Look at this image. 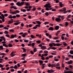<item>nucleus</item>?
Instances as JSON below:
<instances>
[{"label": "nucleus", "instance_id": "7", "mask_svg": "<svg viewBox=\"0 0 73 73\" xmlns=\"http://www.w3.org/2000/svg\"><path fill=\"white\" fill-rule=\"evenodd\" d=\"M17 35H11V36L10 37L11 38H14L15 37H16Z\"/></svg>", "mask_w": 73, "mask_h": 73}, {"label": "nucleus", "instance_id": "13", "mask_svg": "<svg viewBox=\"0 0 73 73\" xmlns=\"http://www.w3.org/2000/svg\"><path fill=\"white\" fill-rule=\"evenodd\" d=\"M53 28L52 27H50L49 28L48 30L49 31H53Z\"/></svg>", "mask_w": 73, "mask_h": 73}, {"label": "nucleus", "instance_id": "34", "mask_svg": "<svg viewBox=\"0 0 73 73\" xmlns=\"http://www.w3.org/2000/svg\"><path fill=\"white\" fill-rule=\"evenodd\" d=\"M14 30H13V29H10L9 30V32H14Z\"/></svg>", "mask_w": 73, "mask_h": 73}, {"label": "nucleus", "instance_id": "44", "mask_svg": "<svg viewBox=\"0 0 73 73\" xmlns=\"http://www.w3.org/2000/svg\"><path fill=\"white\" fill-rule=\"evenodd\" d=\"M63 44H64V46H66V42H63Z\"/></svg>", "mask_w": 73, "mask_h": 73}, {"label": "nucleus", "instance_id": "3", "mask_svg": "<svg viewBox=\"0 0 73 73\" xmlns=\"http://www.w3.org/2000/svg\"><path fill=\"white\" fill-rule=\"evenodd\" d=\"M25 3V2H21V3L20 2H19V7H20L21 6H22Z\"/></svg>", "mask_w": 73, "mask_h": 73}, {"label": "nucleus", "instance_id": "60", "mask_svg": "<svg viewBox=\"0 0 73 73\" xmlns=\"http://www.w3.org/2000/svg\"><path fill=\"white\" fill-rule=\"evenodd\" d=\"M54 60L55 61H58L59 60L58 59H54Z\"/></svg>", "mask_w": 73, "mask_h": 73}, {"label": "nucleus", "instance_id": "49", "mask_svg": "<svg viewBox=\"0 0 73 73\" xmlns=\"http://www.w3.org/2000/svg\"><path fill=\"white\" fill-rule=\"evenodd\" d=\"M69 67L72 69H73V68H72V67H73V66L72 65H70L69 66Z\"/></svg>", "mask_w": 73, "mask_h": 73}, {"label": "nucleus", "instance_id": "46", "mask_svg": "<svg viewBox=\"0 0 73 73\" xmlns=\"http://www.w3.org/2000/svg\"><path fill=\"white\" fill-rule=\"evenodd\" d=\"M68 56V57H69V56L70 57H72V58H73V55L72 56L71 54H69Z\"/></svg>", "mask_w": 73, "mask_h": 73}, {"label": "nucleus", "instance_id": "25", "mask_svg": "<svg viewBox=\"0 0 73 73\" xmlns=\"http://www.w3.org/2000/svg\"><path fill=\"white\" fill-rule=\"evenodd\" d=\"M10 13H11V14H12L13 15L14 14H16V13L15 11L11 12Z\"/></svg>", "mask_w": 73, "mask_h": 73}, {"label": "nucleus", "instance_id": "26", "mask_svg": "<svg viewBox=\"0 0 73 73\" xmlns=\"http://www.w3.org/2000/svg\"><path fill=\"white\" fill-rule=\"evenodd\" d=\"M36 23L38 24L39 25H40L41 24V23L39 21H36Z\"/></svg>", "mask_w": 73, "mask_h": 73}, {"label": "nucleus", "instance_id": "27", "mask_svg": "<svg viewBox=\"0 0 73 73\" xmlns=\"http://www.w3.org/2000/svg\"><path fill=\"white\" fill-rule=\"evenodd\" d=\"M0 49L1 50H3L4 49V48H3V46H0Z\"/></svg>", "mask_w": 73, "mask_h": 73}, {"label": "nucleus", "instance_id": "58", "mask_svg": "<svg viewBox=\"0 0 73 73\" xmlns=\"http://www.w3.org/2000/svg\"><path fill=\"white\" fill-rule=\"evenodd\" d=\"M52 44H53V45L54 46H56V44L55 43H52Z\"/></svg>", "mask_w": 73, "mask_h": 73}, {"label": "nucleus", "instance_id": "23", "mask_svg": "<svg viewBox=\"0 0 73 73\" xmlns=\"http://www.w3.org/2000/svg\"><path fill=\"white\" fill-rule=\"evenodd\" d=\"M69 25V23H68V22H65V27H67L68 25Z\"/></svg>", "mask_w": 73, "mask_h": 73}, {"label": "nucleus", "instance_id": "24", "mask_svg": "<svg viewBox=\"0 0 73 73\" xmlns=\"http://www.w3.org/2000/svg\"><path fill=\"white\" fill-rule=\"evenodd\" d=\"M27 55V54H22V57H25Z\"/></svg>", "mask_w": 73, "mask_h": 73}, {"label": "nucleus", "instance_id": "32", "mask_svg": "<svg viewBox=\"0 0 73 73\" xmlns=\"http://www.w3.org/2000/svg\"><path fill=\"white\" fill-rule=\"evenodd\" d=\"M9 47H12L13 46L12 45V44L10 43L9 44Z\"/></svg>", "mask_w": 73, "mask_h": 73}, {"label": "nucleus", "instance_id": "51", "mask_svg": "<svg viewBox=\"0 0 73 73\" xmlns=\"http://www.w3.org/2000/svg\"><path fill=\"white\" fill-rule=\"evenodd\" d=\"M29 40H24V42H29Z\"/></svg>", "mask_w": 73, "mask_h": 73}, {"label": "nucleus", "instance_id": "11", "mask_svg": "<svg viewBox=\"0 0 73 73\" xmlns=\"http://www.w3.org/2000/svg\"><path fill=\"white\" fill-rule=\"evenodd\" d=\"M58 17H61L62 20H63L64 19V16H62V17L61 15H59L58 16Z\"/></svg>", "mask_w": 73, "mask_h": 73}, {"label": "nucleus", "instance_id": "42", "mask_svg": "<svg viewBox=\"0 0 73 73\" xmlns=\"http://www.w3.org/2000/svg\"><path fill=\"white\" fill-rule=\"evenodd\" d=\"M1 16L2 17L3 19H4L5 18V17L4 16V14H2L1 15Z\"/></svg>", "mask_w": 73, "mask_h": 73}, {"label": "nucleus", "instance_id": "48", "mask_svg": "<svg viewBox=\"0 0 73 73\" xmlns=\"http://www.w3.org/2000/svg\"><path fill=\"white\" fill-rule=\"evenodd\" d=\"M47 23H48V24L49 23V22H46L44 23V24L45 25H46V24H47Z\"/></svg>", "mask_w": 73, "mask_h": 73}, {"label": "nucleus", "instance_id": "39", "mask_svg": "<svg viewBox=\"0 0 73 73\" xmlns=\"http://www.w3.org/2000/svg\"><path fill=\"white\" fill-rule=\"evenodd\" d=\"M17 68H18V67L16 65H15V66L14 67V68L15 69H17Z\"/></svg>", "mask_w": 73, "mask_h": 73}, {"label": "nucleus", "instance_id": "14", "mask_svg": "<svg viewBox=\"0 0 73 73\" xmlns=\"http://www.w3.org/2000/svg\"><path fill=\"white\" fill-rule=\"evenodd\" d=\"M73 63V61H72V60H70V61H68V64H72Z\"/></svg>", "mask_w": 73, "mask_h": 73}, {"label": "nucleus", "instance_id": "56", "mask_svg": "<svg viewBox=\"0 0 73 73\" xmlns=\"http://www.w3.org/2000/svg\"><path fill=\"white\" fill-rule=\"evenodd\" d=\"M44 53H48V52L47 51H46V50H45L44 51Z\"/></svg>", "mask_w": 73, "mask_h": 73}, {"label": "nucleus", "instance_id": "16", "mask_svg": "<svg viewBox=\"0 0 73 73\" xmlns=\"http://www.w3.org/2000/svg\"><path fill=\"white\" fill-rule=\"evenodd\" d=\"M10 8L11 9L13 8L14 9H17V8L13 6H11L10 7Z\"/></svg>", "mask_w": 73, "mask_h": 73}, {"label": "nucleus", "instance_id": "8", "mask_svg": "<svg viewBox=\"0 0 73 73\" xmlns=\"http://www.w3.org/2000/svg\"><path fill=\"white\" fill-rule=\"evenodd\" d=\"M26 35H28V33H25L24 34H23L22 36L23 37H25Z\"/></svg>", "mask_w": 73, "mask_h": 73}, {"label": "nucleus", "instance_id": "12", "mask_svg": "<svg viewBox=\"0 0 73 73\" xmlns=\"http://www.w3.org/2000/svg\"><path fill=\"white\" fill-rule=\"evenodd\" d=\"M22 49L23 50V52H24V53H25L26 52V49L24 47L22 48Z\"/></svg>", "mask_w": 73, "mask_h": 73}, {"label": "nucleus", "instance_id": "31", "mask_svg": "<svg viewBox=\"0 0 73 73\" xmlns=\"http://www.w3.org/2000/svg\"><path fill=\"white\" fill-rule=\"evenodd\" d=\"M25 4L26 6H29V5H30V4H29L28 3L26 2L25 3Z\"/></svg>", "mask_w": 73, "mask_h": 73}, {"label": "nucleus", "instance_id": "21", "mask_svg": "<svg viewBox=\"0 0 73 73\" xmlns=\"http://www.w3.org/2000/svg\"><path fill=\"white\" fill-rule=\"evenodd\" d=\"M51 68H53L54 66L56 67V64H52L51 65Z\"/></svg>", "mask_w": 73, "mask_h": 73}, {"label": "nucleus", "instance_id": "40", "mask_svg": "<svg viewBox=\"0 0 73 73\" xmlns=\"http://www.w3.org/2000/svg\"><path fill=\"white\" fill-rule=\"evenodd\" d=\"M5 36L7 37L8 38H9L10 37V36H9V34H6L5 35Z\"/></svg>", "mask_w": 73, "mask_h": 73}, {"label": "nucleus", "instance_id": "62", "mask_svg": "<svg viewBox=\"0 0 73 73\" xmlns=\"http://www.w3.org/2000/svg\"><path fill=\"white\" fill-rule=\"evenodd\" d=\"M8 15L7 14H5L4 15V16H5V17H7V16H8Z\"/></svg>", "mask_w": 73, "mask_h": 73}, {"label": "nucleus", "instance_id": "37", "mask_svg": "<svg viewBox=\"0 0 73 73\" xmlns=\"http://www.w3.org/2000/svg\"><path fill=\"white\" fill-rule=\"evenodd\" d=\"M49 46H50V47L51 48H52V47H53V44H52L51 43H50L49 44Z\"/></svg>", "mask_w": 73, "mask_h": 73}, {"label": "nucleus", "instance_id": "43", "mask_svg": "<svg viewBox=\"0 0 73 73\" xmlns=\"http://www.w3.org/2000/svg\"><path fill=\"white\" fill-rule=\"evenodd\" d=\"M3 27H4V25H0V28H3Z\"/></svg>", "mask_w": 73, "mask_h": 73}, {"label": "nucleus", "instance_id": "47", "mask_svg": "<svg viewBox=\"0 0 73 73\" xmlns=\"http://www.w3.org/2000/svg\"><path fill=\"white\" fill-rule=\"evenodd\" d=\"M9 50H8V49H7L6 50V51H5V52L6 53H8V52H9Z\"/></svg>", "mask_w": 73, "mask_h": 73}, {"label": "nucleus", "instance_id": "10", "mask_svg": "<svg viewBox=\"0 0 73 73\" xmlns=\"http://www.w3.org/2000/svg\"><path fill=\"white\" fill-rule=\"evenodd\" d=\"M13 19H11L10 21H9V24H11V23H13Z\"/></svg>", "mask_w": 73, "mask_h": 73}, {"label": "nucleus", "instance_id": "54", "mask_svg": "<svg viewBox=\"0 0 73 73\" xmlns=\"http://www.w3.org/2000/svg\"><path fill=\"white\" fill-rule=\"evenodd\" d=\"M36 26L37 28L38 27H40V25H36Z\"/></svg>", "mask_w": 73, "mask_h": 73}, {"label": "nucleus", "instance_id": "6", "mask_svg": "<svg viewBox=\"0 0 73 73\" xmlns=\"http://www.w3.org/2000/svg\"><path fill=\"white\" fill-rule=\"evenodd\" d=\"M66 8H63V9L60 10L59 11L60 12H65V11H66Z\"/></svg>", "mask_w": 73, "mask_h": 73}, {"label": "nucleus", "instance_id": "1", "mask_svg": "<svg viewBox=\"0 0 73 73\" xmlns=\"http://www.w3.org/2000/svg\"><path fill=\"white\" fill-rule=\"evenodd\" d=\"M1 39H3V40L4 41H2L1 42L2 44H4L6 43V42H5V41H6V39H5V38L4 36H1Z\"/></svg>", "mask_w": 73, "mask_h": 73}, {"label": "nucleus", "instance_id": "45", "mask_svg": "<svg viewBox=\"0 0 73 73\" xmlns=\"http://www.w3.org/2000/svg\"><path fill=\"white\" fill-rule=\"evenodd\" d=\"M14 25H17L19 24V22H17L14 23Z\"/></svg>", "mask_w": 73, "mask_h": 73}, {"label": "nucleus", "instance_id": "5", "mask_svg": "<svg viewBox=\"0 0 73 73\" xmlns=\"http://www.w3.org/2000/svg\"><path fill=\"white\" fill-rule=\"evenodd\" d=\"M55 20L56 21H57V22H60V21H61V20L60 17H59L56 18Z\"/></svg>", "mask_w": 73, "mask_h": 73}, {"label": "nucleus", "instance_id": "63", "mask_svg": "<svg viewBox=\"0 0 73 73\" xmlns=\"http://www.w3.org/2000/svg\"><path fill=\"white\" fill-rule=\"evenodd\" d=\"M36 8H33V9L32 11H36Z\"/></svg>", "mask_w": 73, "mask_h": 73}, {"label": "nucleus", "instance_id": "4", "mask_svg": "<svg viewBox=\"0 0 73 73\" xmlns=\"http://www.w3.org/2000/svg\"><path fill=\"white\" fill-rule=\"evenodd\" d=\"M4 65H2L1 64H0V68H1V69H2V70H5V68L3 67H4Z\"/></svg>", "mask_w": 73, "mask_h": 73}, {"label": "nucleus", "instance_id": "50", "mask_svg": "<svg viewBox=\"0 0 73 73\" xmlns=\"http://www.w3.org/2000/svg\"><path fill=\"white\" fill-rule=\"evenodd\" d=\"M4 29H7V30H8V29L9 28L6 27H3Z\"/></svg>", "mask_w": 73, "mask_h": 73}, {"label": "nucleus", "instance_id": "53", "mask_svg": "<svg viewBox=\"0 0 73 73\" xmlns=\"http://www.w3.org/2000/svg\"><path fill=\"white\" fill-rule=\"evenodd\" d=\"M37 28V27L36 26L33 27V29H36Z\"/></svg>", "mask_w": 73, "mask_h": 73}, {"label": "nucleus", "instance_id": "61", "mask_svg": "<svg viewBox=\"0 0 73 73\" xmlns=\"http://www.w3.org/2000/svg\"><path fill=\"white\" fill-rule=\"evenodd\" d=\"M54 39H55V40H57V39H58V37H54Z\"/></svg>", "mask_w": 73, "mask_h": 73}, {"label": "nucleus", "instance_id": "55", "mask_svg": "<svg viewBox=\"0 0 73 73\" xmlns=\"http://www.w3.org/2000/svg\"><path fill=\"white\" fill-rule=\"evenodd\" d=\"M30 52L31 53V54H34V52H33V51H31Z\"/></svg>", "mask_w": 73, "mask_h": 73}, {"label": "nucleus", "instance_id": "36", "mask_svg": "<svg viewBox=\"0 0 73 73\" xmlns=\"http://www.w3.org/2000/svg\"><path fill=\"white\" fill-rule=\"evenodd\" d=\"M8 33H9V32H8V31H5L4 32V33L5 34H8Z\"/></svg>", "mask_w": 73, "mask_h": 73}, {"label": "nucleus", "instance_id": "64", "mask_svg": "<svg viewBox=\"0 0 73 73\" xmlns=\"http://www.w3.org/2000/svg\"><path fill=\"white\" fill-rule=\"evenodd\" d=\"M53 56L52 55H50L49 56V58H53Z\"/></svg>", "mask_w": 73, "mask_h": 73}, {"label": "nucleus", "instance_id": "38", "mask_svg": "<svg viewBox=\"0 0 73 73\" xmlns=\"http://www.w3.org/2000/svg\"><path fill=\"white\" fill-rule=\"evenodd\" d=\"M36 51H37V48H35L34 49V52H35Z\"/></svg>", "mask_w": 73, "mask_h": 73}, {"label": "nucleus", "instance_id": "52", "mask_svg": "<svg viewBox=\"0 0 73 73\" xmlns=\"http://www.w3.org/2000/svg\"><path fill=\"white\" fill-rule=\"evenodd\" d=\"M56 69H61V67H56Z\"/></svg>", "mask_w": 73, "mask_h": 73}, {"label": "nucleus", "instance_id": "41", "mask_svg": "<svg viewBox=\"0 0 73 73\" xmlns=\"http://www.w3.org/2000/svg\"><path fill=\"white\" fill-rule=\"evenodd\" d=\"M52 49H53V50H56V49H57V48L54 47H52L51 48Z\"/></svg>", "mask_w": 73, "mask_h": 73}, {"label": "nucleus", "instance_id": "22", "mask_svg": "<svg viewBox=\"0 0 73 73\" xmlns=\"http://www.w3.org/2000/svg\"><path fill=\"white\" fill-rule=\"evenodd\" d=\"M20 10L21 11L23 12H26V10L25 9H21Z\"/></svg>", "mask_w": 73, "mask_h": 73}, {"label": "nucleus", "instance_id": "18", "mask_svg": "<svg viewBox=\"0 0 73 73\" xmlns=\"http://www.w3.org/2000/svg\"><path fill=\"white\" fill-rule=\"evenodd\" d=\"M6 54L3 53H0V56H5Z\"/></svg>", "mask_w": 73, "mask_h": 73}, {"label": "nucleus", "instance_id": "20", "mask_svg": "<svg viewBox=\"0 0 73 73\" xmlns=\"http://www.w3.org/2000/svg\"><path fill=\"white\" fill-rule=\"evenodd\" d=\"M31 37L32 38H35L36 37L35 36H34L33 35H31Z\"/></svg>", "mask_w": 73, "mask_h": 73}, {"label": "nucleus", "instance_id": "35", "mask_svg": "<svg viewBox=\"0 0 73 73\" xmlns=\"http://www.w3.org/2000/svg\"><path fill=\"white\" fill-rule=\"evenodd\" d=\"M70 54H73V50H70Z\"/></svg>", "mask_w": 73, "mask_h": 73}, {"label": "nucleus", "instance_id": "33", "mask_svg": "<svg viewBox=\"0 0 73 73\" xmlns=\"http://www.w3.org/2000/svg\"><path fill=\"white\" fill-rule=\"evenodd\" d=\"M38 61L39 62H40V64H41L43 63V61H42V60H39Z\"/></svg>", "mask_w": 73, "mask_h": 73}, {"label": "nucleus", "instance_id": "59", "mask_svg": "<svg viewBox=\"0 0 73 73\" xmlns=\"http://www.w3.org/2000/svg\"><path fill=\"white\" fill-rule=\"evenodd\" d=\"M11 72H15V70L14 69H12L11 70Z\"/></svg>", "mask_w": 73, "mask_h": 73}, {"label": "nucleus", "instance_id": "2", "mask_svg": "<svg viewBox=\"0 0 73 73\" xmlns=\"http://www.w3.org/2000/svg\"><path fill=\"white\" fill-rule=\"evenodd\" d=\"M50 5V3H48V4H46L44 5V7L45 8H50L52 7V6Z\"/></svg>", "mask_w": 73, "mask_h": 73}, {"label": "nucleus", "instance_id": "15", "mask_svg": "<svg viewBox=\"0 0 73 73\" xmlns=\"http://www.w3.org/2000/svg\"><path fill=\"white\" fill-rule=\"evenodd\" d=\"M59 28H60V27H59V26H56L55 27V29L56 30H58V29H59Z\"/></svg>", "mask_w": 73, "mask_h": 73}, {"label": "nucleus", "instance_id": "30", "mask_svg": "<svg viewBox=\"0 0 73 73\" xmlns=\"http://www.w3.org/2000/svg\"><path fill=\"white\" fill-rule=\"evenodd\" d=\"M45 15H46V16H49V14L48 13V12H47L45 13Z\"/></svg>", "mask_w": 73, "mask_h": 73}, {"label": "nucleus", "instance_id": "17", "mask_svg": "<svg viewBox=\"0 0 73 73\" xmlns=\"http://www.w3.org/2000/svg\"><path fill=\"white\" fill-rule=\"evenodd\" d=\"M2 45L3 46H5L6 48H7V47H8V46L7 45V44H5V43L3 44Z\"/></svg>", "mask_w": 73, "mask_h": 73}, {"label": "nucleus", "instance_id": "29", "mask_svg": "<svg viewBox=\"0 0 73 73\" xmlns=\"http://www.w3.org/2000/svg\"><path fill=\"white\" fill-rule=\"evenodd\" d=\"M36 42L38 43V44H40L41 43V41L40 40H37L36 41Z\"/></svg>", "mask_w": 73, "mask_h": 73}, {"label": "nucleus", "instance_id": "19", "mask_svg": "<svg viewBox=\"0 0 73 73\" xmlns=\"http://www.w3.org/2000/svg\"><path fill=\"white\" fill-rule=\"evenodd\" d=\"M62 45V44H60L59 43H56L57 46H60Z\"/></svg>", "mask_w": 73, "mask_h": 73}, {"label": "nucleus", "instance_id": "28", "mask_svg": "<svg viewBox=\"0 0 73 73\" xmlns=\"http://www.w3.org/2000/svg\"><path fill=\"white\" fill-rule=\"evenodd\" d=\"M41 48L42 49H46V47L45 46H42L41 47Z\"/></svg>", "mask_w": 73, "mask_h": 73}, {"label": "nucleus", "instance_id": "9", "mask_svg": "<svg viewBox=\"0 0 73 73\" xmlns=\"http://www.w3.org/2000/svg\"><path fill=\"white\" fill-rule=\"evenodd\" d=\"M59 4L60 6V7H62L63 6H64V4L62 3V2H59Z\"/></svg>", "mask_w": 73, "mask_h": 73}, {"label": "nucleus", "instance_id": "57", "mask_svg": "<svg viewBox=\"0 0 73 73\" xmlns=\"http://www.w3.org/2000/svg\"><path fill=\"white\" fill-rule=\"evenodd\" d=\"M61 38H62V40H64V39H65L64 37V36H61Z\"/></svg>", "mask_w": 73, "mask_h": 73}]
</instances>
